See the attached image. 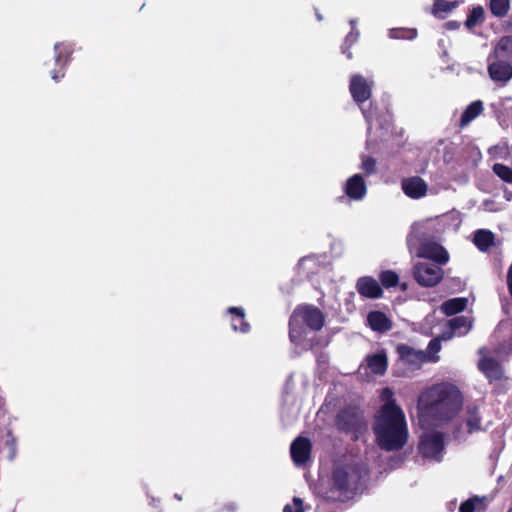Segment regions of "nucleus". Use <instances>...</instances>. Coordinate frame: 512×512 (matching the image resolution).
Masks as SVG:
<instances>
[{
  "mask_svg": "<svg viewBox=\"0 0 512 512\" xmlns=\"http://www.w3.org/2000/svg\"><path fill=\"white\" fill-rule=\"evenodd\" d=\"M448 325L454 334L465 336L472 329L473 323L467 316H456L448 321Z\"/></svg>",
  "mask_w": 512,
  "mask_h": 512,
  "instance_id": "obj_22",
  "label": "nucleus"
},
{
  "mask_svg": "<svg viewBox=\"0 0 512 512\" xmlns=\"http://www.w3.org/2000/svg\"><path fill=\"white\" fill-rule=\"evenodd\" d=\"M355 287L359 295L367 299H379L383 296L381 285L372 276L358 278Z\"/></svg>",
  "mask_w": 512,
  "mask_h": 512,
  "instance_id": "obj_14",
  "label": "nucleus"
},
{
  "mask_svg": "<svg viewBox=\"0 0 512 512\" xmlns=\"http://www.w3.org/2000/svg\"><path fill=\"white\" fill-rule=\"evenodd\" d=\"M478 369L490 383L502 379L504 371L501 363L493 357H483L478 362Z\"/></svg>",
  "mask_w": 512,
  "mask_h": 512,
  "instance_id": "obj_16",
  "label": "nucleus"
},
{
  "mask_svg": "<svg viewBox=\"0 0 512 512\" xmlns=\"http://www.w3.org/2000/svg\"><path fill=\"white\" fill-rule=\"evenodd\" d=\"M463 396L459 388L449 382L434 384L423 390L417 401L418 410L440 422L452 420L461 410Z\"/></svg>",
  "mask_w": 512,
  "mask_h": 512,
  "instance_id": "obj_1",
  "label": "nucleus"
},
{
  "mask_svg": "<svg viewBox=\"0 0 512 512\" xmlns=\"http://www.w3.org/2000/svg\"><path fill=\"white\" fill-rule=\"evenodd\" d=\"M419 255L428 260H432V263L437 265H444L449 260V255L446 249L436 243H427L422 245Z\"/></svg>",
  "mask_w": 512,
  "mask_h": 512,
  "instance_id": "obj_17",
  "label": "nucleus"
},
{
  "mask_svg": "<svg viewBox=\"0 0 512 512\" xmlns=\"http://www.w3.org/2000/svg\"><path fill=\"white\" fill-rule=\"evenodd\" d=\"M174 497H175L177 500H179V501H181V500H182V496H180V495H178V494H175V495H174Z\"/></svg>",
  "mask_w": 512,
  "mask_h": 512,
  "instance_id": "obj_43",
  "label": "nucleus"
},
{
  "mask_svg": "<svg viewBox=\"0 0 512 512\" xmlns=\"http://www.w3.org/2000/svg\"><path fill=\"white\" fill-rule=\"evenodd\" d=\"M457 7V2L447 0H435L432 13L435 17L443 19L445 14L453 11Z\"/></svg>",
  "mask_w": 512,
  "mask_h": 512,
  "instance_id": "obj_26",
  "label": "nucleus"
},
{
  "mask_svg": "<svg viewBox=\"0 0 512 512\" xmlns=\"http://www.w3.org/2000/svg\"><path fill=\"white\" fill-rule=\"evenodd\" d=\"M151 504L155 505L156 504V501H155V498H152V502Z\"/></svg>",
  "mask_w": 512,
  "mask_h": 512,
  "instance_id": "obj_45",
  "label": "nucleus"
},
{
  "mask_svg": "<svg viewBox=\"0 0 512 512\" xmlns=\"http://www.w3.org/2000/svg\"><path fill=\"white\" fill-rule=\"evenodd\" d=\"M507 512H512V503H511V506H510V508L508 509Z\"/></svg>",
  "mask_w": 512,
  "mask_h": 512,
  "instance_id": "obj_46",
  "label": "nucleus"
},
{
  "mask_svg": "<svg viewBox=\"0 0 512 512\" xmlns=\"http://www.w3.org/2000/svg\"><path fill=\"white\" fill-rule=\"evenodd\" d=\"M366 363L373 374L384 375L388 368V358L384 350L366 356Z\"/></svg>",
  "mask_w": 512,
  "mask_h": 512,
  "instance_id": "obj_19",
  "label": "nucleus"
},
{
  "mask_svg": "<svg viewBox=\"0 0 512 512\" xmlns=\"http://www.w3.org/2000/svg\"><path fill=\"white\" fill-rule=\"evenodd\" d=\"M399 359L411 369H419L426 361V354L421 350H415L407 344H399L396 348Z\"/></svg>",
  "mask_w": 512,
  "mask_h": 512,
  "instance_id": "obj_13",
  "label": "nucleus"
},
{
  "mask_svg": "<svg viewBox=\"0 0 512 512\" xmlns=\"http://www.w3.org/2000/svg\"><path fill=\"white\" fill-rule=\"evenodd\" d=\"M366 471L358 462L338 463L331 475V486L324 498L331 502H344L353 498L359 490Z\"/></svg>",
  "mask_w": 512,
  "mask_h": 512,
  "instance_id": "obj_3",
  "label": "nucleus"
},
{
  "mask_svg": "<svg viewBox=\"0 0 512 512\" xmlns=\"http://www.w3.org/2000/svg\"><path fill=\"white\" fill-rule=\"evenodd\" d=\"M483 111V103L481 100H476L470 103L460 118V126L465 127L471 121H473L476 117H478Z\"/></svg>",
  "mask_w": 512,
  "mask_h": 512,
  "instance_id": "obj_24",
  "label": "nucleus"
},
{
  "mask_svg": "<svg viewBox=\"0 0 512 512\" xmlns=\"http://www.w3.org/2000/svg\"><path fill=\"white\" fill-rule=\"evenodd\" d=\"M235 511H236V507L233 503L223 504L217 510V512H235Z\"/></svg>",
  "mask_w": 512,
  "mask_h": 512,
  "instance_id": "obj_37",
  "label": "nucleus"
},
{
  "mask_svg": "<svg viewBox=\"0 0 512 512\" xmlns=\"http://www.w3.org/2000/svg\"><path fill=\"white\" fill-rule=\"evenodd\" d=\"M349 91L353 100L361 107L372 95L371 84L359 74L350 78Z\"/></svg>",
  "mask_w": 512,
  "mask_h": 512,
  "instance_id": "obj_8",
  "label": "nucleus"
},
{
  "mask_svg": "<svg viewBox=\"0 0 512 512\" xmlns=\"http://www.w3.org/2000/svg\"><path fill=\"white\" fill-rule=\"evenodd\" d=\"M312 443L309 438L299 436L290 446V454L297 466L305 465L311 458Z\"/></svg>",
  "mask_w": 512,
  "mask_h": 512,
  "instance_id": "obj_9",
  "label": "nucleus"
},
{
  "mask_svg": "<svg viewBox=\"0 0 512 512\" xmlns=\"http://www.w3.org/2000/svg\"><path fill=\"white\" fill-rule=\"evenodd\" d=\"M54 52V59L57 68L51 70L49 73L53 80L59 81L65 75V67L70 61L72 49L66 44L57 43L54 46Z\"/></svg>",
  "mask_w": 512,
  "mask_h": 512,
  "instance_id": "obj_10",
  "label": "nucleus"
},
{
  "mask_svg": "<svg viewBox=\"0 0 512 512\" xmlns=\"http://www.w3.org/2000/svg\"><path fill=\"white\" fill-rule=\"evenodd\" d=\"M485 20V11L482 6L478 5L473 7L470 13L467 15V19L465 21V26L468 29H472L476 25L484 22Z\"/></svg>",
  "mask_w": 512,
  "mask_h": 512,
  "instance_id": "obj_27",
  "label": "nucleus"
},
{
  "mask_svg": "<svg viewBox=\"0 0 512 512\" xmlns=\"http://www.w3.org/2000/svg\"><path fill=\"white\" fill-rule=\"evenodd\" d=\"M466 425L469 433H473L481 429V416L477 407L468 409Z\"/></svg>",
  "mask_w": 512,
  "mask_h": 512,
  "instance_id": "obj_30",
  "label": "nucleus"
},
{
  "mask_svg": "<svg viewBox=\"0 0 512 512\" xmlns=\"http://www.w3.org/2000/svg\"><path fill=\"white\" fill-rule=\"evenodd\" d=\"M348 42V37H346V40H345V44L342 46V53L346 55V57L348 59H352L353 55H352V52L350 51V45L349 46H345Z\"/></svg>",
  "mask_w": 512,
  "mask_h": 512,
  "instance_id": "obj_39",
  "label": "nucleus"
},
{
  "mask_svg": "<svg viewBox=\"0 0 512 512\" xmlns=\"http://www.w3.org/2000/svg\"><path fill=\"white\" fill-rule=\"evenodd\" d=\"M283 512H304L303 500L299 497H294L292 503L284 506Z\"/></svg>",
  "mask_w": 512,
  "mask_h": 512,
  "instance_id": "obj_34",
  "label": "nucleus"
},
{
  "mask_svg": "<svg viewBox=\"0 0 512 512\" xmlns=\"http://www.w3.org/2000/svg\"><path fill=\"white\" fill-rule=\"evenodd\" d=\"M401 289H402L403 291H405V290L407 289V284H406V283H402V284H401Z\"/></svg>",
  "mask_w": 512,
  "mask_h": 512,
  "instance_id": "obj_42",
  "label": "nucleus"
},
{
  "mask_svg": "<svg viewBox=\"0 0 512 512\" xmlns=\"http://www.w3.org/2000/svg\"><path fill=\"white\" fill-rule=\"evenodd\" d=\"M492 171L498 176L503 182L512 184V168L501 163H495L492 167Z\"/></svg>",
  "mask_w": 512,
  "mask_h": 512,
  "instance_id": "obj_31",
  "label": "nucleus"
},
{
  "mask_svg": "<svg viewBox=\"0 0 512 512\" xmlns=\"http://www.w3.org/2000/svg\"><path fill=\"white\" fill-rule=\"evenodd\" d=\"M488 74L494 82L505 85L512 78V63L495 58L488 64Z\"/></svg>",
  "mask_w": 512,
  "mask_h": 512,
  "instance_id": "obj_12",
  "label": "nucleus"
},
{
  "mask_svg": "<svg viewBox=\"0 0 512 512\" xmlns=\"http://www.w3.org/2000/svg\"><path fill=\"white\" fill-rule=\"evenodd\" d=\"M228 313L231 315L230 323L234 331L246 333L250 330V325L245 320L244 310L240 307H230Z\"/></svg>",
  "mask_w": 512,
  "mask_h": 512,
  "instance_id": "obj_20",
  "label": "nucleus"
},
{
  "mask_svg": "<svg viewBox=\"0 0 512 512\" xmlns=\"http://www.w3.org/2000/svg\"><path fill=\"white\" fill-rule=\"evenodd\" d=\"M381 287L386 289L394 288L399 284V276L393 270H384L379 274Z\"/></svg>",
  "mask_w": 512,
  "mask_h": 512,
  "instance_id": "obj_29",
  "label": "nucleus"
},
{
  "mask_svg": "<svg viewBox=\"0 0 512 512\" xmlns=\"http://www.w3.org/2000/svg\"><path fill=\"white\" fill-rule=\"evenodd\" d=\"M374 434L378 446L384 451H398L408 440L405 415L395 400L385 402L375 418Z\"/></svg>",
  "mask_w": 512,
  "mask_h": 512,
  "instance_id": "obj_2",
  "label": "nucleus"
},
{
  "mask_svg": "<svg viewBox=\"0 0 512 512\" xmlns=\"http://www.w3.org/2000/svg\"><path fill=\"white\" fill-rule=\"evenodd\" d=\"M401 189L407 197L420 199L426 196L428 184L420 176H411L401 180Z\"/></svg>",
  "mask_w": 512,
  "mask_h": 512,
  "instance_id": "obj_11",
  "label": "nucleus"
},
{
  "mask_svg": "<svg viewBox=\"0 0 512 512\" xmlns=\"http://www.w3.org/2000/svg\"><path fill=\"white\" fill-rule=\"evenodd\" d=\"M494 56L497 59H504L512 63V36H503L494 49Z\"/></svg>",
  "mask_w": 512,
  "mask_h": 512,
  "instance_id": "obj_23",
  "label": "nucleus"
},
{
  "mask_svg": "<svg viewBox=\"0 0 512 512\" xmlns=\"http://www.w3.org/2000/svg\"><path fill=\"white\" fill-rule=\"evenodd\" d=\"M151 504L155 505L156 504V501H155V498H152V502Z\"/></svg>",
  "mask_w": 512,
  "mask_h": 512,
  "instance_id": "obj_44",
  "label": "nucleus"
},
{
  "mask_svg": "<svg viewBox=\"0 0 512 512\" xmlns=\"http://www.w3.org/2000/svg\"><path fill=\"white\" fill-rule=\"evenodd\" d=\"M489 9L493 16L503 18L510 10V0H490Z\"/></svg>",
  "mask_w": 512,
  "mask_h": 512,
  "instance_id": "obj_28",
  "label": "nucleus"
},
{
  "mask_svg": "<svg viewBox=\"0 0 512 512\" xmlns=\"http://www.w3.org/2000/svg\"><path fill=\"white\" fill-rule=\"evenodd\" d=\"M444 450V437L440 432L426 433L421 436L418 452L423 458L440 460Z\"/></svg>",
  "mask_w": 512,
  "mask_h": 512,
  "instance_id": "obj_7",
  "label": "nucleus"
},
{
  "mask_svg": "<svg viewBox=\"0 0 512 512\" xmlns=\"http://www.w3.org/2000/svg\"><path fill=\"white\" fill-rule=\"evenodd\" d=\"M393 392L390 388H384L382 391V398L386 399L388 401L394 400L393 398Z\"/></svg>",
  "mask_w": 512,
  "mask_h": 512,
  "instance_id": "obj_38",
  "label": "nucleus"
},
{
  "mask_svg": "<svg viewBox=\"0 0 512 512\" xmlns=\"http://www.w3.org/2000/svg\"><path fill=\"white\" fill-rule=\"evenodd\" d=\"M468 300L464 297L452 298L444 301L441 305V311L446 316H452L464 311L467 307Z\"/></svg>",
  "mask_w": 512,
  "mask_h": 512,
  "instance_id": "obj_21",
  "label": "nucleus"
},
{
  "mask_svg": "<svg viewBox=\"0 0 512 512\" xmlns=\"http://www.w3.org/2000/svg\"><path fill=\"white\" fill-rule=\"evenodd\" d=\"M316 17L319 21L322 20V15L320 13H318V11L316 10Z\"/></svg>",
  "mask_w": 512,
  "mask_h": 512,
  "instance_id": "obj_40",
  "label": "nucleus"
},
{
  "mask_svg": "<svg viewBox=\"0 0 512 512\" xmlns=\"http://www.w3.org/2000/svg\"><path fill=\"white\" fill-rule=\"evenodd\" d=\"M369 327L376 332H387L392 328L391 320L382 311H371L367 316Z\"/></svg>",
  "mask_w": 512,
  "mask_h": 512,
  "instance_id": "obj_18",
  "label": "nucleus"
},
{
  "mask_svg": "<svg viewBox=\"0 0 512 512\" xmlns=\"http://www.w3.org/2000/svg\"><path fill=\"white\" fill-rule=\"evenodd\" d=\"M495 236L490 230L480 229L474 233V244L480 251H487L494 245Z\"/></svg>",
  "mask_w": 512,
  "mask_h": 512,
  "instance_id": "obj_25",
  "label": "nucleus"
},
{
  "mask_svg": "<svg viewBox=\"0 0 512 512\" xmlns=\"http://www.w3.org/2000/svg\"><path fill=\"white\" fill-rule=\"evenodd\" d=\"M417 35V31L415 29H407V30H399L395 32L396 38L402 39H414Z\"/></svg>",
  "mask_w": 512,
  "mask_h": 512,
  "instance_id": "obj_35",
  "label": "nucleus"
},
{
  "mask_svg": "<svg viewBox=\"0 0 512 512\" xmlns=\"http://www.w3.org/2000/svg\"><path fill=\"white\" fill-rule=\"evenodd\" d=\"M484 498L473 496L460 504L459 512H475Z\"/></svg>",
  "mask_w": 512,
  "mask_h": 512,
  "instance_id": "obj_32",
  "label": "nucleus"
},
{
  "mask_svg": "<svg viewBox=\"0 0 512 512\" xmlns=\"http://www.w3.org/2000/svg\"><path fill=\"white\" fill-rule=\"evenodd\" d=\"M4 405V398L0 395V408Z\"/></svg>",
  "mask_w": 512,
  "mask_h": 512,
  "instance_id": "obj_41",
  "label": "nucleus"
},
{
  "mask_svg": "<svg viewBox=\"0 0 512 512\" xmlns=\"http://www.w3.org/2000/svg\"><path fill=\"white\" fill-rule=\"evenodd\" d=\"M343 191L351 200H362L367 194V186L363 176L360 174H354L349 177L345 182Z\"/></svg>",
  "mask_w": 512,
  "mask_h": 512,
  "instance_id": "obj_15",
  "label": "nucleus"
},
{
  "mask_svg": "<svg viewBox=\"0 0 512 512\" xmlns=\"http://www.w3.org/2000/svg\"><path fill=\"white\" fill-rule=\"evenodd\" d=\"M361 169L363 170V172L366 175H372V174L376 173L377 162H376L375 158H373L372 156H366L362 160Z\"/></svg>",
  "mask_w": 512,
  "mask_h": 512,
  "instance_id": "obj_33",
  "label": "nucleus"
},
{
  "mask_svg": "<svg viewBox=\"0 0 512 512\" xmlns=\"http://www.w3.org/2000/svg\"><path fill=\"white\" fill-rule=\"evenodd\" d=\"M335 424L340 432L353 435L355 440L367 429L364 412L360 407L352 405L344 407L337 413Z\"/></svg>",
  "mask_w": 512,
  "mask_h": 512,
  "instance_id": "obj_5",
  "label": "nucleus"
},
{
  "mask_svg": "<svg viewBox=\"0 0 512 512\" xmlns=\"http://www.w3.org/2000/svg\"><path fill=\"white\" fill-rule=\"evenodd\" d=\"M429 353H437L441 349V342L438 338H434L430 340L428 347H427Z\"/></svg>",
  "mask_w": 512,
  "mask_h": 512,
  "instance_id": "obj_36",
  "label": "nucleus"
},
{
  "mask_svg": "<svg viewBox=\"0 0 512 512\" xmlns=\"http://www.w3.org/2000/svg\"><path fill=\"white\" fill-rule=\"evenodd\" d=\"M325 324L324 313L311 304H300L295 307L289 319V336L292 340L301 337L305 328L320 331Z\"/></svg>",
  "mask_w": 512,
  "mask_h": 512,
  "instance_id": "obj_4",
  "label": "nucleus"
},
{
  "mask_svg": "<svg viewBox=\"0 0 512 512\" xmlns=\"http://www.w3.org/2000/svg\"><path fill=\"white\" fill-rule=\"evenodd\" d=\"M412 275L415 281L422 287H434L444 277V271L432 262H418L413 266Z\"/></svg>",
  "mask_w": 512,
  "mask_h": 512,
  "instance_id": "obj_6",
  "label": "nucleus"
}]
</instances>
